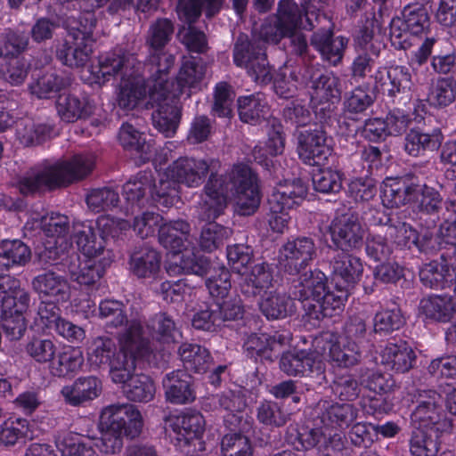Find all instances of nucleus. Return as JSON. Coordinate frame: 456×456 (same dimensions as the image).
<instances>
[{
  "label": "nucleus",
  "instance_id": "f704fd0d",
  "mask_svg": "<svg viewBox=\"0 0 456 456\" xmlns=\"http://www.w3.org/2000/svg\"><path fill=\"white\" fill-rule=\"evenodd\" d=\"M93 53V45L69 37L56 47V58L69 68H82L86 65Z\"/></svg>",
  "mask_w": 456,
  "mask_h": 456
},
{
  "label": "nucleus",
  "instance_id": "4be33fe9",
  "mask_svg": "<svg viewBox=\"0 0 456 456\" xmlns=\"http://www.w3.org/2000/svg\"><path fill=\"white\" fill-rule=\"evenodd\" d=\"M102 382L95 376L79 377L60 391L66 404L79 407L97 398L102 393Z\"/></svg>",
  "mask_w": 456,
  "mask_h": 456
},
{
  "label": "nucleus",
  "instance_id": "39448f33",
  "mask_svg": "<svg viewBox=\"0 0 456 456\" xmlns=\"http://www.w3.org/2000/svg\"><path fill=\"white\" fill-rule=\"evenodd\" d=\"M307 194V188L300 179L280 183L268 198L266 221L276 233H284L290 222L289 210L299 205Z\"/></svg>",
  "mask_w": 456,
  "mask_h": 456
},
{
  "label": "nucleus",
  "instance_id": "ddd939ff",
  "mask_svg": "<svg viewBox=\"0 0 456 456\" xmlns=\"http://www.w3.org/2000/svg\"><path fill=\"white\" fill-rule=\"evenodd\" d=\"M100 426L102 430L121 433L133 439L141 433L142 416L133 404H111L102 411Z\"/></svg>",
  "mask_w": 456,
  "mask_h": 456
},
{
  "label": "nucleus",
  "instance_id": "e433bc0d",
  "mask_svg": "<svg viewBox=\"0 0 456 456\" xmlns=\"http://www.w3.org/2000/svg\"><path fill=\"white\" fill-rule=\"evenodd\" d=\"M408 440L411 456H436L441 448V436L444 432L411 428Z\"/></svg>",
  "mask_w": 456,
  "mask_h": 456
},
{
  "label": "nucleus",
  "instance_id": "6ab92c4d",
  "mask_svg": "<svg viewBox=\"0 0 456 456\" xmlns=\"http://www.w3.org/2000/svg\"><path fill=\"white\" fill-rule=\"evenodd\" d=\"M374 79L377 86H379L394 102L401 103L404 99H411L412 80L407 67L392 65L388 68H379L374 75Z\"/></svg>",
  "mask_w": 456,
  "mask_h": 456
},
{
  "label": "nucleus",
  "instance_id": "423d86ee",
  "mask_svg": "<svg viewBox=\"0 0 456 456\" xmlns=\"http://www.w3.org/2000/svg\"><path fill=\"white\" fill-rule=\"evenodd\" d=\"M307 25L305 30H313L320 26L311 37V44L320 53L322 58L332 66L339 64L343 59L348 40L344 37H333V24L330 17L320 12L309 11L305 13Z\"/></svg>",
  "mask_w": 456,
  "mask_h": 456
},
{
  "label": "nucleus",
  "instance_id": "bf43d9fd",
  "mask_svg": "<svg viewBox=\"0 0 456 456\" xmlns=\"http://www.w3.org/2000/svg\"><path fill=\"white\" fill-rule=\"evenodd\" d=\"M201 208L199 212V218H200ZM214 219L205 220L208 222L201 229L199 239V245L202 250L212 252L222 246L225 240H227L232 231L213 221ZM202 221H204L202 219Z\"/></svg>",
  "mask_w": 456,
  "mask_h": 456
},
{
  "label": "nucleus",
  "instance_id": "a19ab883",
  "mask_svg": "<svg viewBox=\"0 0 456 456\" xmlns=\"http://www.w3.org/2000/svg\"><path fill=\"white\" fill-rule=\"evenodd\" d=\"M269 105L262 93L241 96L238 99L240 119L248 124L256 125L269 116Z\"/></svg>",
  "mask_w": 456,
  "mask_h": 456
},
{
  "label": "nucleus",
  "instance_id": "1a4fd4ad",
  "mask_svg": "<svg viewBox=\"0 0 456 456\" xmlns=\"http://www.w3.org/2000/svg\"><path fill=\"white\" fill-rule=\"evenodd\" d=\"M151 353L150 347V352L145 356H134L129 359L125 367H119L118 362L114 365L111 380L122 385L123 394L130 401L149 403L155 396L156 387L151 378L143 373H134L136 361L148 358Z\"/></svg>",
  "mask_w": 456,
  "mask_h": 456
},
{
  "label": "nucleus",
  "instance_id": "c9c22d12",
  "mask_svg": "<svg viewBox=\"0 0 456 456\" xmlns=\"http://www.w3.org/2000/svg\"><path fill=\"white\" fill-rule=\"evenodd\" d=\"M314 428L303 427L301 428L297 436L298 445L296 446L297 450H310L312 448H318L319 450L326 449L329 444L332 445L336 441H341L339 434L327 433V430L320 424L314 414Z\"/></svg>",
  "mask_w": 456,
  "mask_h": 456
},
{
  "label": "nucleus",
  "instance_id": "37998d69",
  "mask_svg": "<svg viewBox=\"0 0 456 456\" xmlns=\"http://www.w3.org/2000/svg\"><path fill=\"white\" fill-rule=\"evenodd\" d=\"M3 289L1 307L5 311H12L15 314H25L30 305L29 293L21 287L20 281L9 276Z\"/></svg>",
  "mask_w": 456,
  "mask_h": 456
},
{
  "label": "nucleus",
  "instance_id": "c756f323",
  "mask_svg": "<svg viewBox=\"0 0 456 456\" xmlns=\"http://www.w3.org/2000/svg\"><path fill=\"white\" fill-rule=\"evenodd\" d=\"M419 279L427 288L442 289L451 287L456 281V266L449 265L444 258L433 260L421 267Z\"/></svg>",
  "mask_w": 456,
  "mask_h": 456
},
{
  "label": "nucleus",
  "instance_id": "473e14b6",
  "mask_svg": "<svg viewBox=\"0 0 456 456\" xmlns=\"http://www.w3.org/2000/svg\"><path fill=\"white\" fill-rule=\"evenodd\" d=\"M380 357L383 365L400 373L409 371L416 361L415 352L405 341L387 344Z\"/></svg>",
  "mask_w": 456,
  "mask_h": 456
},
{
  "label": "nucleus",
  "instance_id": "5fc2aeb1",
  "mask_svg": "<svg viewBox=\"0 0 456 456\" xmlns=\"http://www.w3.org/2000/svg\"><path fill=\"white\" fill-rule=\"evenodd\" d=\"M175 256L177 259L173 263L174 266L169 267V272L203 276L207 274L210 268L207 257L197 255L186 248L182 252L176 253Z\"/></svg>",
  "mask_w": 456,
  "mask_h": 456
},
{
  "label": "nucleus",
  "instance_id": "a18cd8bd",
  "mask_svg": "<svg viewBox=\"0 0 456 456\" xmlns=\"http://www.w3.org/2000/svg\"><path fill=\"white\" fill-rule=\"evenodd\" d=\"M55 355L56 359L53 358L49 365L50 372L54 377L65 378L73 375L84 362L81 350L70 346H65Z\"/></svg>",
  "mask_w": 456,
  "mask_h": 456
},
{
  "label": "nucleus",
  "instance_id": "a878e982",
  "mask_svg": "<svg viewBox=\"0 0 456 456\" xmlns=\"http://www.w3.org/2000/svg\"><path fill=\"white\" fill-rule=\"evenodd\" d=\"M170 427L177 444L185 446L191 441L201 436L205 429V419L200 412L187 411L173 417L170 420Z\"/></svg>",
  "mask_w": 456,
  "mask_h": 456
},
{
  "label": "nucleus",
  "instance_id": "bb28decb",
  "mask_svg": "<svg viewBox=\"0 0 456 456\" xmlns=\"http://www.w3.org/2000/svg\"><path fill=\"white\" fill-rule=\"evenodd\" d=\"M142 69H147L150 74V77L146 81L139 79L140 77H135L129 79L126 78L123 85H121L118 95V104L121 109L133 110L142 101L147 97L149 98L150 85L153 86L159 76L155 75V70L151 68L143 66Z\"/></svg>",
  "mask_w": 456,
  "mask_h": 456
},
{
  "label": "nucleus",
  "instance_id": "f03ea898",
  "mask_svg": "<svg viewBox=\"0 0 456 456\" xmlns=\"http://www.w3.org/2000/svg\"><path fill=\"white\" fill-rule=\"evenodd\" d=\"M96 156L92 152L74 155L69 160L50 162L45 160L31 167L19 181L22 194L41 189L53 190L82 180L92 173Z\"/></svg>",
  "mask_w": 456,
  "mask_h": 456
},
{
  "label": "nucleus",
  "instance_id": "7c9ffc66",
  "mask_svg": "<svg viewBox=\"0 0 456 456\" xmlns=\"http://www.w3.org/2000/svg\"><path fill=\"white\" fill-rule=\"evenodd\" d=\"M32 287L39 295L53 298L56 302L69 299L70 289L67 279L53 270L44 272L32 280Z\"/></svg>",
  "mask_w": 456,
  "mask_h": 456
},
{
  "label": "nucleus",
  "instance_id": "13d9d810",
  "mask_svg": "<svg viewBox=\"0 0 456 456\" xmlns=\"http://www.w3.org/2000/svg\"><path fill=\"white\" fill-rule=\"evenodd\" d=\"M414 183H405L388 180L383 183L381 190V200L387 208H398L403 205L411 204V197Z\"/></svg>",
  "mask_w": 456,
  "mask_h": 456
},
{
  "label": "nucleus",
  "instance_id": "49530a36",
  "mask_svg": "<svg viewBox=\"0 0 456 456\" xmlns=\"http://www.w3.org/2000/svg\"><path fill=\"white\" fill-rule=\"evenodd\" d=\"M440 133L427 134L412 128L404 138V151L412 157L422 156L426 151H436L442 143Z\"/></svg>",
  "mask_w": 456,
  "mask_h": 456
},
{
  "label": "nucleus",
  "instance_id": "09e8293b",
  "mask_svg": "<svg viewBox=\"0 0 456 456\" xmlns=\"http://www.w3.org/2000/svg\"><path fill=\"white\" fill-rule=\"evenodd\" d=\"M118 140L125 150L139 154L142 162L150 159L152 145L146 140L144 134L139 132L132 124L124 123L121 126Z\"/></svg>",
  "mask_w": 456,
  "mask_h": 456
},
{
  "label": "nucleus",
  "instance_id": "680f3d73",
  "mask_svg": "<svg viewBox=\"0 0 456 456\" xmlns=\"http://www.w3.org/2000/svg\"><path fill=\"white\" fill-rule=\"evenodd\" d=\"M303 12L295 2V0H280L278 3L277 12L273 17L281 24V26L291 34L297 28H303L307 25L303 24Z\"/></svg>",
  "mask_w": 456,
  "mask_h": 456
},
{
  "label": "nucleus",
  "instance_id": "5701e85b",
  "mask_svg": "<svg viewBox=\"0 0 456 456\" xmlns=\"http://www.w3.org/2000/svg\"><path fill=\"white\" fill-rule=\"evenodd\" d=\"M55 108L60 118L66 123L90 117L94 106L86 94L63 93L59 94Z\"/></svg>",
  "mask_w": 456,
  "mask_h": 456
},
{
  "label": "nucleus",
  "instance_id": "2f4dec72",
  "mask_svg": "<svg viewBox=\"0 0 456 456\" xmlns=\"http://www.w3.org/2000/svg\"><path fill=\"white\" fill-rule=\"evenodd\" d=\"M326 289V276L319 271H309L301 274L295 281L291 295L295 299L301 301L305 309V302L312 303L321 298Z\"/></svg>",
  "mask_w": 456,
  "mask_h": 456
},
{
  "label": "nucleus",
  "instance_id": "0e129e2a",
  "mask_svg": "<svg viewBox=\"0 0 456 456\" xmlns=\"http://www.w3.org/2000/svg\"><path fill=\"white\" fill-rule=\"evenodd\" d=\"M292 299L285 294L271 293L259 302V309L268 320L287 317L292 312Z\"/></svg>",
  "mask_w": 456,
  "mask_h": 456
},
{
  "label": "nucleus",
  "instance_id": "9d476101",
  "mask_svg": "<svg viewBox=\"0 0 456 456\" xmlns=\"http://www.w3.org/2000/svg\"><path fill=\"white\" fill-rule=\"evenodd\" d=\"M142 68L134 53L116 48L99 56L98 65L93 68L92 73L96 83L104 84L117 76H120L122 80L141 77Z\"/></svg>",
  "mask_w": 456,
  "mask_h": 456
},
{
  "label": "nucleus",
  "instance_id": "cd10ccee",
  "mask_svg": "<svg viewBox=\"0 0 456 456\" xmlns=\"http://www.w3.org/2000/svg\"><path fill=\"white\" fill-rule=\"evenodd\" d=\"M348 297V289H337L336 291L324 290L321 298L314 302H305V315L309 319L320 321L325 317H332L342 311Z\"/></svg>",
  "mask_w": 456,
  "mask_h": 456
},
{
  "label": "nucleus",
  "instance_id": "b1692460",
  "mask_svg": "<svg viewBox=\"0 0 456 456\" xmlns=\"http://www.w3.org/2000/svg\"><path fill=\"white\" fill-rule=\"evenodd\" d=\"M206 73V65L200 58H183L175 81L172 83L169 93L179 97L189 94L191 89L199 86Z\"/></svg>",
  "mask_w": 456,
  "mask_h": 456
},
{
  "label": "nucleus",
  "instance_id": "72a5a7b5",
  "mask_svg": "<svg viewBox=\"0 0 456 456\" xmlns=\"http://www.w3.org/2000/svg\"><path fill=\"white\" fill-rule=\"evenodd\" d=\"M161 256L148 247L134 250L129 258V270L138 279H156L160 272Z\"/></svg>",
  "mask_w": 456,
  "mask_h": 456
},
{
  "label": "nucleus",
  "instance_id": "6e6552de",
  "mask_svg": "<svg viewBox=\"0 0 456 456\" xmlns=\"http://www.w3.org/2000/svg\"><path fill=\"white\" fill-rule=\"evenodd\" d=\"M313 346L335 368L352 369L362 360L358 342L340 339L334 332H322L314 339Z\"/></svg>",
  "mask_w": 456,
  "mask_h": 456
},
{
  "label": "nucleus",
  "instance_id": "20e7f679",
  "mask_svg": "<svg viewBox=\"0 0 456 456\" xmlns=\"http://www.w3.org/2000/svg\"><path fill=\"white\" fill-rule=\"evenodd\" d=\"M221 162L214 158L180 157L159 175V186H156L153 197L168 208L175 203L177 197V184L189 188H197L206 180L208 173L216 174Z\"/></svg>",
  "mask_w": 456,
  "mask_h": 456
},
{
  "label": "nucleus",
  "instance_id": "338daca9",
  "mask_svg": "<svg viewBox=\"0 0 456 456\" xmlns=\"http://www.w3.org/2000/svg\"><path fill=\"white\" fill-rule=\"evenodd\" d=\"M405 321L399 307L382 308L373 317V331L380 335H387L398 330Z\"/></svg>",
  "mask_w": 456,
  "mask_h": 456
},
{
  "label": "nucleus",
  "instance_id": "4468645a",
  "mask_svg": "<svg viewBox=\"0 0 456 456\" xmlns=\"http://www.w3.org/2000/svg\"><path fill=\"white\" fill-rule=\"evenodd\" d=\"M331 241L341 251L360 249L365 238V228L357 214L347 212L336 216L330 226Z\"/></svg>",
  "mask_w": 456,
  "mask_h": 456
},
{
  "label": "nucleus",
  "instance_id": "de8ad7c7",
  "mask_svg": "<svg viewBox=\"0 0 456 456\" xmlns=\"http://www.w3.org/2000/svg\"><path fill=\"white\" fill-rule=\"evenodd\" d=\"M341 251L330 262L332 273L341 278L347 286L356 283L362 276L363 266L359 257Z\"/></svg>",
  "mask_w": 456,
  "mask_h": 456
},
{
  "label": "nucleus",
  "instance_id": "774afa93",
  "mask_svg": "<svg viewBox=\"0 0 456 456\" xmlns=\"http://www.w3.org/2000/svg\"><path fill=\"white\" fill-rule=\"evenodd\" d=\"M374 102L372 94L367 88L358 86L344 95L343 112L346 116H354L364 112Z\"/></svg>",
  "mask_w": 456,
  "mask_h": 456
},
{
  "label": "nucleus",
  "instance_id": "6e6d98bb",
  "mask_svg": "<svg viewBox=\"0 0 456 456\" xmlns=\"http://www.w3.org/2000/svg\"><path fill=\"white\" fill-rule=\"evenodd\" d=\"M420 310L428 319L446 322L455 312V303L449 296H432L420 301Z\"/></svg>",
  "mask_w": 456,
  "mask_h": 456
},
{
  "label": "nucleus",
  "instance_id": "8fccbe9b",
  "mask_svg": "<svg viewBox=\"0 0 456 456\" xmlns=\"http://www.w3.org/2000/svg\"><path fill=\"white\" fill-rule=\"evenodd\" d=\"M68 37L94 45V31L96 26L95 14L82 10L77 17H69L66 21Z\"/></svg>",
  "mask_w": 456,
  "mask_h": 456
},
{
  "label": "nucleus",
  "instance_id": "f3484780",
  "mask_svg": "<svg viewBox=\"0 0 456 456\" xmlns=\"http://www.w3.org/2000/svg\"><path fill=\"white\" fill-rule=\"evenodd\" d=\"M65 261L70 279L80 286L93 290L98 288V283L106 267L110 265L112 257L108 253V256H102L100 259L87 257L84 262H80L78 256L72 254Z\"/></svg>",
  "mask_w": 456,
  "mask_h": 456
},
{
  "label": "nucleus",
  "instance_id": "4d7b16f0",
  "mask_svg": "<svg viewBox=\"0 0 456 456\" xmlns=\"http://www.w3.org/2000/svg\"><path fill=\"white\" fill-rule=\"evenodd\" d=\"M178 353L187 370L201 373L206 372L210 367L212 358L204 346L183 343L180 346Z\"/></svg>",
  "mask_w": 456,
  "mask_h": 456
},
{
  "label": "nucleus",
  "instance_id": "f8f14e48",
  "mask_svg": "<svg viewBox=\"0 0 456 456\" xmlns=\"http://www.w3.org/2000/svg\"><path fill=\"white\" fill-rule=\"evenodd\" d=\"M173 31V24L167 19L158 20L150 28L147 39L150 51L144 67L154 69V74H157L158 77H167L175 63V56L164 51Z\"/></svg>",
  "mask_w": 456,
  "mask_h": 456
},
{
  "label": "nucleus",
  "instance_id": "69168bd1",
  "mask_svg": "<svg viewBox=\"0 0 456 456\" xmlns=\"http://www.w3.org/2000/svg\"><path fill=\"white\" fill-rule=\"evenodd\" d=\"M29 37L24 31L6 29L0 41V58L15 59L28 46Z\"/></svg>",
  "mask_w": 456,
  "mask_h": 456
},
{
  "label": "nucleus",
  "instance_id": "393cba45",
  "mask_svg": "<svg viewBox=\"0 0 456 456\" xmlns=\"http://www.w3.org/2000/svg\"><path fill=\"white\" fill-rule=\"evenodd\" d=\"M273 268L267 263L256 264L240 276L238 285L247 297H255L273 287Z\"/></svg>",
  "mask_w": 456,
  "mask_h": 456
},
{
  "label": "nucleus",
  "instance_id": "c03bdc74",
  "mask_svg": "<svg viewBox=\"0 0 456 456\" xmlns=\"http://www.w3.org/2000/svg\"><path fill=\"white\" fill-rule=\"evenodd\" d=\"M53 129L49 124L21 118L16 123V138L25 147L34 146L50 138Z\"/></svg>",
  "mask_w": 456,
  "mask_h": 456
},
{
  "label": "nucleus",
  "instance_id": "4c0bfd02",
  "mask_svg": "<svg viewBox=\"0 0 456 456\" xmlns=\"http://www.w3.org/2000/svg\"><path fill=\"white\" fill-rule=\"evenodd\" d=\"M191 226L183 220L161 224L159 229V241L175 255L185 248L189 240Z\"/></svg>",
  "mask_w": 456,
  "mask_h": 456
},
{
  "label": "nucleus",
  "instance_id": "9b49d317",
  "mask_svg": "<svg viewBox=\"0 0 456 456\" xmlns=\"http://www.w3.org/2000/svg\"><path fill=\"white\" fill-rule=\"evenodd\" d=\"M233 62L237 67L246 69L256 83L267 84L273 79L264 46L249 41L246 36L240 35L234 44Z\"/></svg>",
  "mask_w": 456,
  "mask_h": 456
},
{
  "label": "nucleus",
  "instance_id": "412c9836",
  "mask_svg": "<svg viewBox=\"0 0 456 456\" xmlns=\"http://www.w3.org/2000/svg\"><path fill=\"white\" fill-rule=\"evenodd\" d=\"M153 181L152 172L151 170H143L137 173L123 185V196L126 202V214L131 213L133 215L144 207L147 201L145 198L147 192H151L152 200L157 204L161 205L153 197L155 187L159 186V182L157 184L153 183Z\"/></svg>",
  "mask_w": 456,
  "mask_h": 456
},
{
  "label": "nucleus",
  "instance_id": "7ed1b4c3",
  "mask_svg": "<svg viewBox=\"0 0 456 456\" xmlns=\"http://www.w3.org/2000/svg\"><path fill=\"white\" fill-rule=\"evenodd\" d=\"M145 330L139 319H132L128 328L120 337V350L117 351L115 341L109 337L95 338L88 348L87 359L94 368L102 366L110 367V375L112 379V370L115 363L125 367L129 359L134 356H145L150 352V342L144 337Z\"/></svg>",
  "mask_w": 456,
  "mask_h": 456
},
{
  "label": "nucleus",
  "instance_id": "aec40b11",
  "mask_svg": "<svg viewBox=\"0 0 456 456\" xmlns=\"http://www.w3.org/2000/svg\"><path fill=\"white\" fill-rule=\"evenodd\" d=\"M358 412V409L352 403L330 401L319 402L314 410L317 419L327 431H343L348 428L356 420Z\"/></svg>",
  "mask_w": 456,
  "mask_h": 456
},
{
  "label": "nucleus",
  "instance_id": "79ce46f5",
  "mask_svg": "<svg viewBox=\"0 0 456 456\" xmlns=\"http://www.w3.org/2000/svg\"><path fill=\"white\" fill-rule=\"evenodd\" d=\"M73 78L69 74L50 70L29 85V90L40 99H49L53 94L71 86Z\"/></svg>",
  "mask_w": 456,
  "mask_h": 456
},
{
  "label": "nucleus",
  "instance_id": "0eeeda50",
  "mask_svg": "<svg viewBox=\"0 0 456 456\" xmlns=\"http://www.w3.org/2000/svg\"><path fill=\"white\" fill-rule=\"evenodd\" d=\"M177 98L169 93L167 77H157L155 84L150 85L148 104L157 108L151 115L152 123L166 137L175 134L180 122L181 111L177 106Z\"/></svg>",
  "mask_w": 456,
  "mask_h": 456
},
{
  "label": "nucleus",
  "instance_id": "3c124183",
  "mask_svg": "<svg viewBox=\"0 0 456 456\" xmlns=\"http://www.w3.org/2000/svg\"><path fill=\"white\" fill-rule=\"evenodd\" d=\"M312 69L313 78L311 82V99L317 102H328L340 97L339 78L331 72L322 74L314 78V69Z\"/></svg>",
  "mask_w": 456,
  "mask_h": 456
},
{
  "label": "nucleus",
  "instance_id": "f257e3e1",
  "mask_svg": "<svg viewBox=\"0 0 456 456\" xmlns=\"http://www.w3.org/2000/svg\"><path fill=\"white\" fill-rule=\"evenodd\" d=\"M204 191L200 212L203 220L217 218L226 208L229 197L234 200L237 213L245 216L256 212L261 202L257 175L243 163L233 165L224 175L212 173Z\"/></svg>",
  "mask_w": 456,
  "mask_h": 456
},
{
  "label": "nucleus",
  "instance_id": "603ef678",
  "mask_svg": "<svg viewBox=\"0 0 456 456\" xmlns=\"http://www.w3.org/2000/svg\"><path fill=\"white\" fill-rule=\"evenodd\" d=\"M30 256V249L21 240H4L0 242V270L24 265Z\"/></svg>",
  "mask_w": 456,
  "mask_h": 456
},
{
  "label": "nucleus",
  "instance_id": "a211bd4d",
  "mask_svg": "<svg viewBox=\"0 0 456 456\" xmlns=\"http://www.w3.org/2000/svg\"><path fill=\"white\" fill-rule=\"evenodd\" d=\"M386 237L401 248L416 247L419 251L429 254L436 248V240L429 232L419 235L410 224L387 219L385 223Z\"/></svg>",
  "mask_w": 456,
  "mask_h": 456
},
{
  "label": "nucleus",
  "instance_id": "dca6fc26",
  "mask_svg": "<svg viewBox=\"0 0 456 456\" xmlns=\"http://www.w3.org/2000/svg\"><path fill=\"white\" fill-rule=\"evenodd\" d=\"M316 248L313 239L297 237L289 240L279 249L278 266L283 272L296 275L314 259Z\"/></svg>",
  "mask_w": 456,
  "mask_h": 456
},
{
  "label": "nucleus",
  "instance_id": "c85d7f7f",
  "mask_svg": "<svg viewBox=\"0 0 456 456\" xmlns=\"http://www.w3.org/2000/svg\"><path fill=\"white\" fill-rule=\"evenodd\" d=\"M167 400L175 404H184L194 401L192 377L184 370H175L163 379Z\"/></svg>",
  "mask_w": 456,
  "mask_h": 456
},
{
  "label": "nucleus",
  "instance_id": "864d4df0",
  "mask_svg": "<svg viewBox=\"0 0 456 456\" xmlns=\"http://www.w3.org/2000/svg\"><path fill=\"white\" fill-rule=\"evenodd\" d=\"M442 202L443 198L437 190L426 183H414L411 204L413 209L432 215L439 211Z\"/></svg>",
  "mask_w": 456,
  "mask_h": 456
},
{
  "label": "nucleus",
  "instance_id": "ea45409f",
  "mask_svg": "<svg viewBox=\"0 0 456 456\" xmlns=\"http://www.w3.org/2000/svg\"><path fill=\"white\" fill-rule=\"evenodd\" d=\"M451 427V422L443 414V406H416L411 414V428L444 433Z\"/></svg>",
  "mask_w": 456,
  "mask_h": 456
},
{
  "label": "nucleus",
  "instance_id": "58836bf2",
  "mask_svg": "<svg viewBox=\"0 0 456 456\" xmlns=\"http://www.w3.org/2000/svg\"><path fill=\"white\" fill-rule=\"evenodd\" d=\"M146 330L153 340L162 345L176 343L181 337L175 320L167 313H159L152 316L146 324Z\"/></svg>",
  "mask_w": 456,
  "mask_h": 456
},
{
  "label": "nucleus",
  "instance_id": "052dcab7",
  "mask_svg": "<svg viewBox=\"0 0 456 456\" xmlns=\"http://www.w3.org/2000/svg\"><path fill=\"white\" fill-rule=\"evenodd\" d=\"M290 80L284 77L276 78L273 88L280 97L289 99L294 96L298 86H307L313 78L312 69L305 65L303 68L295 69L289 73Z\"/></svg>",
  "mask_w": 456,
  "mask_h": 456
},
{
  "label": "nucleus",
  "instance_id": "2eb2a0df",
  "mask_svg": "<svg viewBox=\"0 0 456 456\" xmlns=\"http://www.w3.org/2000/svg\"><path fill=\"white\" fill-rule=\"evenodd\" d=\"M331 142L323 128L315 126L298 133L297 152L305 164L322 166L333 152Z\"/></svg>",
  "mask_w": 456,
  "mask_h": 456
},
{
  "label": "nucleus",
  "instance_id": "e2e57ef3",
  "mask_svg": "<svg viewBox=\"0 0 456 456\" xmlns=\"http://www.w3.org/2000/svg\"><path fill=\"white\" fill-rule=\"evenodd\" d=\"M456 99V81L449 77H442L430 88L427 101L429 105L443 109L451 105Z\"/></svg>",
  "mask_w": 456,
  "mask_h": 456
}]
</instances>
